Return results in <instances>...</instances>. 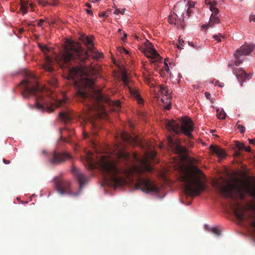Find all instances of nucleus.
I'll return each instance as SVG.
<instances>
[{
	"instance_id": "obj_1",
	"label": "nucleus",
	"mask_w": 255,
	"mask_h": 255,
	"mask_svg": "<svg viewBox=\"0 0 255 255\" xmlns=\"http://www.w3.org/2000/svg\"><path fill=\"white\" fill-rule=\"evenodd\" d=\"M93 153L89 152L86 160L89 167L93 169L95 165H98L102 171L106 182H111L115 186H123L127 184L128 181L134 180L135 176L137 180V187L147 193H158V188L149 179L141 178L140 175L144 171L151 172L152 167L149 160H153L156 156L154 151L148 152L146 155L141 158L137 154L129 153L122 149H119L116 153L118 160L123 162H135L138 165H132L128 169H122L118 167L117 160L112 159L107 155L97 156L95 159Z\"/></svg>"
},
{
	"instance_id": "obj_2",
	"label": "nucleus",
	"mask_w": 255,
	"mask_h": 255,
	"mask_svg": "<svg viewBox=\"0 0 255 255\" xmlns=\"http://www.w3.org/2000/svg\"><path fill=\"white\" fill-rule=\"evenodd\" d=\"M94 81L87 76L81 77L79 81H76L74 85L76 90V96L80 102H84L87 111V116L92 117V113H96L102 106L100 104H111L109 98L104 95L94 87Z\"/></svg>"
},
{
	"instance_id": "obj_3",
	"label": "nucleus",
	"mask_w": 255,
	"mask_h": 255,
	"mask_svg": "<svg viewBox=\"0 0 255 255\" xmlns=\"http://www.w3.org/2000/svg\"><path fill=\"white\" fill-rule=\"evenodd\" d=\"M205 179L203 171L196 165L182 169L179 176L184 193L192 197L199 195L205 189Z\"/></svg>"
},
{
	"instance_id": "obj_4",
	"label": "nucleus",
	"mask_w": 255,
	"mask_h": 255,
	"mask_svg": "<svg viewBox=\"0 0 255 255\" xmlns=\"http://www.w3.org/2000/svg\"><path fill=\"white\" fill-rule=\"evenodd\" d=\"M22 86L21 94L23 98H28L30 95L35 96L36 108L42 111H47L51 113L54 111L52 107L48 106L47 103L43 99L42 88L36 81V77L32 74H27L26 79L21 82Z\"/></svg>"
},
{
	"instance_id": "obj_5",
	"label": "nucleus",
	"mask_w": 255,
	"mask_h": 255,
	"mask_svg": "<svg viewBox=\"0 0 255 255\" xmlns=\"http://www.w3.org/2000/svg\"><path fill=\"white\" fill-rule=\"evenodd\" d=\"M90 55L78 45L72 46L65 52L57 57V60L61 67H67L74 63L80 64L88 59Z\"/></svg>"
},
{
	"instance_id": "obj_6",
	"label": "nucleus",
	"mask_w": 255,
	"mask_h": 255,
	"mask_svg": "<svg viewBox=\"0 0 255 255\" xmlns=\"http://www.w3.org/2000/svg\"><path fill=\"white\" fill-rule=\"evenodd\" d=\"M166 127L168 130L172 131L176 134L183 133L188 138H193L191 132L193 131L194 127L190 119L187 118L183 119L181 121V126L174 120L168 121L166 123Z\"/></svg>"
},
{
	"instance_id": "obj_7",
	"label": "nucleus",
	"mask_w": 255,
	"mask_h": 255,
	"mask_svg": "<svg viewBox=\"0 0 255 255\" xmlns=\"http://www.w3.org/2000/svg\"><path fill=\"white\" fill-rule=\"evenodd\" d=\"M214 186L216 190L224 198H231L233 200H236V197L234 194V190L237 192L241 199H243L245 197V193L243 187L240 184L223 186L218 182H216Z\"/></svg>"
},
{
	"instance_id": "obj_8",
	"label": "nucleus",
	"mask_w": 255,
	"mask_h": 255,
	"mask_svg": "<svg viewBox=\"0 0 255 255\" xmlns=\"http://www.w3.org/2000/svg\"><path fill=\"white\" fill-rule=\"evenodd\" d=\"M255 212V204L252 207ZM233 210L237 219L240 221H246L248 227L252 230L255 235V213L250 212L245 214L246 209L244 207L237 205V207H233Z\"/></svg>"
},
{
	"instance_id": "obj_9",
	"label": "nucleus",
	"mask_w": 255,
	"mask_h": 255,
	"mask_svg": "<svg viewBox=\"0 0 255 255\" xmlns=\"http://www.w3.org/2000/svg\"><path fill=\"white\" fill-rule=\"evenodd\" d=\"M54 183L56 190L61 195L64 194L70 196H77L79 192L73 193L70 190V182L67 180H62L59 178L56 177L54 179Z\"/></svg>"
},
{
	"instance_id": "obj_10",
	"label": "nucleus",
	"mask_w": 255,
	"mask_h": 255,
	"mask_svg": "<svg viewBox=\"0 0 255 255\" xmlns=\"http://www.w3.org/2000/svg\"><path fill=\"white\" fill-rule=\"evenodd\" d=\"M71 158L72 156L67 152L53 151L49 159V162L52 165H57L63 163L68 159Z\"/></svg>"
},
{
	"instance_id": "obj_11",
	"label": "nucleus",
	"mask_w": 255,
	"mask_h": 255,
	"mask_svg": "<svg viewBox=\"0 0 255 255\" xmlns=\"http://www.w3.org/2000/svg\"><path fill=\"white\" fill-rule=\"evenodd\" d=\"M122 80L125 87H127L130 95L135 98L139 104L142 102V100L140 97L137 90L133 87L132 82L129 79L126 73H124L122 77Z\"/></svg>"
},
{
	"instance_id": "obj_12",
	"label": "nucleus",
	"mask_w": 255,
	"mask_h": 255,
	"mask_svg": "<svg viewBox=\"0 0 255 255\" xmlns=\"http://www.w3.org/2000/svg\"><path fill=\"white\" fill-rule=\"evenodd\" d=\"M140 50L144 53L147 58L151 59V62H158L161 59L157 51L153 48L151 43H148L146 45L145 48H140Z\"/></svg>"
},
{
	"instance_id": "obj_13",
	"label": "nucleus",
	"mask_w": 255,
	"mask_h": 255,
	"mask_svg": "<svg viewBox=\"0 0 255 255\" xmlns=\"http://www.w3.org/2000/svg\"><path fill=\"white\" fill-rule=\"evenodd\" d=\"M167 142L169 146L173 152L178 154L186 152V148L181 145L180 141L179 139L174 138L169 136L167 137Z\"/></svg>"
},
{
	"instance_id": "obj_14",
	"label": "nucleus",
	"mask_w": 255,
	"mask_h": 255,
	"mask_svg": "<svg viewBox=\"0 0 255 255\" xmlns=\"http://www.w3.org/2000/svg\"><path fill=\"white\" fill-rule=\"evenodd\" d=\"M38 47L45 55V63L42 66L43 69L50 73L52 72L53 71V68L52 66V63L53 62L52 59L47 55V53L50 51V49L46 46L43 45L41 43H38Z\"/></svg>"
},
{
	"instance_id": "obj_15",
	"label": "nucleus",
	"mask_w": 255,
	"mask_h": 255,
	"mask_svg": "<svg viewBox=\"0 0 255 255\" xmlns=\"http://www.w3.org/2000/svg\"><path fill=\"white\" fill-rule=\"evenodd\" d=\"M255 49V44L245 43V44L241 46L240 48L236 50L234 54V57L235 59H237L240 58L241 56L249 55Z\"/></svg>"
},
{
	"instance_id": "obj_16",
	"label": "nucleus",
	"mask_w": 255,
	"mask_h": 255,
	"mask_svg": "<svg viewBox=\"0 0 255 255\" xmlns=\"http://www.w3.org/2000/svg\"><path fill=\"white\" fill-rule=\"evenodd\" d=\"M71 171L74 177L77 179V180L79 182L80 189V190H81L83 187L87 182L88 180V178L86 177L84 174H83L78 169H77L74 166H73L72 168Z\"/></svg>"
},
{
	"instance_id": "obj_17",
	"label": "nucleus",
	"mask_w": 255,
	"mask_h": 255,
	"mask_svg": "<svg viewBox=\"0 0 255 255\" xmlns=\"http://www.w3.org/2000/svg\"><path fill=\"white\" fill-rule=\"evenodd\" d=\"M233 72L236 75L241 86H243V83L246 79H250L252 77V74H247L243 69H234L233 68Z\"/></svg>"
},
{
	"instance_id": "obj_18",
	"label": "nucleus",
	"mask_w": 255,
	"mask_h": 255,
	"mask_svg": "<svg viewBox=\"0 0 255 255\" xmlns=\"http://www.w3.org/2000/svg\"><path fill=\"white\" fill-rule=\"evenodd\" d=\"M160 92L161 94L163 95H165V96H169L168 98H167V100L168 101L166 102L168 104L164 107V109L167 110H170L171 108V97L170 96V95L172 93V91L171 89L167 88V87H165L163 86H160Z\"/></svg>"
},
{
	"instance_id": "obj_19",
	"label": "nucleus",
	"mask_w": 255,
	"mask_h": 255,
	"mask_svg": "<svg viewBox=\"0 0 255 255\" xmlns=\"http://www.w3.org/2000/svg\"><path fill=\"white\" fill-rule=\"evenodd\" d=\"M59 117L63 122L68 123L73 119V115L70 110L66 109L59 113Z\"/></svg>"
},
{
	"instance_id": "obj_20",
	"label": "nucleus",
	"mask_w": 255,
	"mask_h": 255,
	"mask_svg": "<svg viewBox=\"0 0 255 255\" xmlns=\"http://www.w3.org/2000/svg\"><path fill=\"white\" fill-rule=\"evenodd\" d=\"M210 150L213 153L217 155L218 158H222L226 156L225 151L219 146L211 145L210 146Z\"/></svg>"
},
{
	"instance_id": "obj_21",
	"label": "nucleus",
	"mask_w": 255,
	"mask_h": 255,
	"mask_svg": "<svg viewBox=\"0 0 255 255\" xmlns=\"http://www.w3.org/2000/svg\"><path fill=\"white\" fill-rule=\"evenodd\" d=\"M121 137L126 143H133L136 142V137L131 136L126 131H122L121 133Z\"/></svg>"
},
{
	"instance_id": "obj_22",
	"label": "nucleus",
	"mask_w": 255,
	"mask_h": 255,
	"mask_svg": "<svg viewBox=\"0 0 255 255\" xmlns=\"http://www.w3.org/2000/svg\"><path fill=\"white\" fill-rule=\"evenodd\" d=\"M89 51L93 59L98 60L103 56V53L99 52L98 51L96 50L94 47H90V50Z\"/></svg>"
},
{
	"instance_id": "obj_23",
	"label": "nucleus",
	"mask_w": 255,
	"mask_h": 255,
	"mask_svg": "<svg viewBox=\"0 0 255 255\" xmlns=\"http://www.w3.org/2000/svg\"><path fill=\"white\" fill-rule=\"evenodd\" d=\"M68 70L70 76L71 77V78L73 79L77 77L81 72V69L80 67L78 66L69 68Z\"/></svg>"
},
{
	"instance_id": "obj_24",
	"label": "nucleus",
	"mask_w": 255,
	"mask_h": 255,
	"mask_svg": "<svg viewBox=\"0 0 255 255\" xmlns=\"http://www.w3.org/2000/svg\"><path fill=\"white\" fill-rule=\"evenodd\" d=\"M28 7V2L24 0H21L20 10L22 12L23 14H25L27 12Z\"/></svg>"
},
{
	"instance_id": "obj_25",
	"label": "nucleus",
	"mask_w": 255,
	"mask_h": 255,
	"mask_svg": "<svg viewBox=\"0 0 255 255\" xmlns=\"http://www.w3.org/2000/svg\"><path fill=\"white\" fill-rule=\"evenodd\" d=\"M84 43L88 46L89 51L90 50V47L94 48L92 37H86L83 40Z\"/></svg>"
},
{
	"instance_id": "obj_26",
	"label": "nucleus",
	"mask_w": 255,
	"mask_h": 255,
	"mask_svg": "<svg viewBox=\"0 0 255 255\" xmlns=\"http://www.w3.org/2000/svg\"><path fill=\"white\" fill-rule=\"evenodd\" d=\"M246 191L251 197L255 199V187L246 186Z\"/></svg>"
},
{
	"instance_id": "obj_27",
	"label": "nucleus",
	"mask_w": 255,
	"mask_h": 255,
	"mask_svg": "<svg viewBox=\"0 0 255 255\" xmlns=\"http://www.w3.org/2000/svg\"><path fill=\"white\" fill-rule=\"evenodd\" d=\"M239 58H240L236 59V60L235 61L234 64H229L228 67H230L232 70H233V68L234 69H237V68L235 67V66H239L241 64H242L243 62V61H244V59H240Z\"/></svg>"
},
{
	"instance_id": "obj_28",
	"label": "nucleus",
	"mask_w": 255,
	"mask_h": 255,
	"mask_svg": "<svg viewBox=\"0 0 255 255\" xmlns=\"http://www.w3.org/2000/svg\"><path fill=\"white\" fill-rule=\"evenodd\" d=\"M178 5L175 6L174 10L175 12H177V13H175V12H174V13L178 17H179V15H180L181 17L180 18L179 20L183 21L184 17V12H179L178 10Z\"/></svg>"
},
{
	"instance_id": "obj_29",
	"label": "nucleus",
	"mask_w": 255,
	"mask_h": 255,
	"mask_svg": "<svg viewBox=\"0 0 255 255\" xmlns=\"http://www.w3.org/2000/svg\"><path fill=\"white\" fill-rule=\"evenodd\" d=\"M216 112L218 118L221 120H224L226 118V114L224 110H222L220 111L219 109H217Z\"/></svg>"
},
{
	"instance_id": "obj_30",
	"label": "nucleus",
	"mask_w": 255,
	"mask_h": 255,
	"mask_svg": "<svg viewBox=\"0 0 255 255\" xmlns=\"http://www.w3.org/2000/svg\"><path fill=\"white\" fill-rule=\"evenodd\" d=\"M64 131L69 132V134L70 135L73 133V131H68L67 129L66 128H63L62 129V133H61V136L60 139L61 140H63V141H64L65 142H69V140H68L67 139H66V138H65L63 136V135L64 134V133H63Z\"/></svg>"
},
{
	"instance_id": "obj_31",
	"label": "nucleus",
	"mask_w": 255,
	"mask_h": 255,
	"mask_svg": "<svg viewBox=\"0 0 255 255\" xmlns=\"http://www.w3.org/2000/svg\"><path fill=\"white\" fill-rule=\"evenodd\" d=\"M66 102V100L65 99H63L61 100H58L56 102V106L57 107H60L62 106Z\"/></svg>"
},
{
	"instance_id": "obj_32",
	"label": "nucleus",
	"mask_w": 255,
	"mask_h": 255,
	"mask_svg": "<svg viewBox=\"0 0 255 255\" xmlns=\"http://www.w3.org/2000/svg\"><path fill=\"white\" fill-rule=\"evenodd\" d=\"M236 147L239 149V150H241L244 149L245 145L243 143H242L239 141H236Z\"/></svg>"
},
{
	"instance_id": "obj_33",
	"label": "nucleus",
	"mask_w": 255,
	"mask_h": 255,
	"mask_svg": "<svg viewBox=\"0 0 255 255\" xmlns=\"http://www.w3.org/2000/svg\"><path fill=\"white\" fill-rule=\"evenodd\" d=\"M238 128L240 130L241 133H244L245 131V128L241 125H237Z\"/></svg>"
},
{
	"instance_id": "obj_34",
	"label": "nucleus",
	"mask_w": 255,
	"mask_h": 255,
	"mask_svg": "<svg viewBox=\"0 0 255 255\" xmlns=\"http://www.w3.org/2000/svg\"><path fill=\"white\" fill-rule=\"evenodd\" d=\"M220 37H223V35L222 34L219 33L218 35H214L213 36L214 39H215V40H217L218 42H221V39L220 38Z\"/></svg>"
},
{
	"instance_id": "obj_35",
	"label": "nucleus",
	"mask_w": 255,
	"mask_h": 255,
	"mask_svg": "<svg viewBox=\"0 0 255 255\" xmlns=\"http://www.w3.org/2000/svg\"><path fill=\"white\" fill-rule=\"evenodd\" d=\"M212 232L217 236H220L221 232L217 228H213L211 230Z\"/></svg>"
},
{
	"instance_id": "obj_36",
	"label": "nucleus",
	"mask_w": 255,
	"mask_h": 255,
	"mask_svg": "<svg viewBox=\"0 0 255 255\" xmlns=\"http://www.w3.org/2000/svg\"><path fill=\"white\" fill-rule=\"evenodd\" d=\"M164 71H165L167 73H169V68L168 66L167 63L166 61H164V66L163 67Z\"/></svg>"
},
{
	"instance_id": "obj_37",
	"label": "nucleus",
	"mask_w": 255,
	"mask_h": 255,
	"mask_svg": "<svg viewBox=\"0 0 255 255\" xmlns=\"http://www.w3.org/2000/svg\"><path fill=\"white\" fill-rule=\"evenodd\" d=\"M39 3L42 6H45L46 4H48L46 0H39Z\"/></svg>"
},
{
	"instance_id": "obj_38",
	"label": "nucleus",
	"mask_w": 255,
	"mask_h": 255,
	"mask_svg": "<svg viewBox=\"0 0 255 255\" xmlns=\"http://www.w3.org/2000/svg\"><path fill=\"white\" fill-rule=\"evenodd\" d=\"M249 21L250 22H255V15L251 14L249 17Z\"/></svg>"
},
{
	"instance_id": "obj_39",
	"label": "nucleus",
	"mask_w": 255,
	"mask_h": 255,
	"mask_svg": "<svg viewBox=\"0 0 255 255\" xmlns=\"http://www.w3.org/2000/svg\"><path fill=\"white\" fill-rule=\"evenodd\" d=\"M173 15H171L169 16V22L171 23V24H176V22H174L173 19Z\"/></svg>"
},
{
	"instance_id": "obj_40",
	"label": "nucleus",
	"mask_w": 255,
	"mask_h": 255,
	"mask_svg": "<svg viewBox=\"0 0 255 255\" xmlns=\"http://www.w3.org/2000/svg\"><path fill=\"white\" fill-rule=\"evenodd\" d=\"M22 24L25 26H29L30 25H33L31 22H27L26 21H24L23 22H22Z\"/></svg>"
},
{
	"instance_id": "obj_41",
	"label": "nucleus",
	"mask_w": 255,
	"mask_h": 255,
	"mask_svg": "<svg viewBox=\"0 0 255 255\" xmlns=\"http://www.w3.org/2000/svg\"><path fill=\"white\" fill-rule=\"evenodd\" d=\"M205 96L206 97V98L207 99H210V98H211V94L208 92H206L205 93Z\"/></svg>"
},
{
	"instance_id": "obj_42",
	"label": "nucleus",
	"mask_w": 255,
	"mask_h": 255,
	"mask_svg": "<svg viewBox=\"0 0 255 255\" xmlns=\"http://www.w3.org/2000/svg\"><path fill=\"white\" fill-rule=\"evenodd\" d=\"M43 22H44V20L43 19H40L39 22H38V23H37L38 26L43 28V27H42V23Z\"/></svg>"
},
{
	"instance_id": "obj_43",
	"label": "nucleus",
	"mask_w": 255,
	"mask_h": 255,
	"mask_svg": "<svg viewBox=\"0 0 255 255\" xmlns=\"http://www.w3.org/2000/svg\"><path fill=\"white\" fill-rule=\"evenodd\" d=\"M121 10L119 8H116L115 10L114 11V13L115 14H118L119 13H121Z\"/></svg>"
},
{
	"instance_id": "obj_44",
	"label": "nucleus",
	"mask_w": 255,
	"mask_h": 255,
	"mask_svg": "<svg viewBox=\"0 0 255 255\" xmlns=\"http://www.w3.org/2000/svg\"><path fill=\"white\" fill-rule=\"evenodd\" d=\"M244 149H245V150L247 152H250L251 151V148L250 146H247V147H245L244 148Z\"/></svg>"
},
{
	"instance_id": "obj_45",
	"label": "nucleus",
	"mask_w": 255,
	"mask_h": 255,
	"mask_svg": "<svg viewBox=\"0 0 255 255\" xmlns=\"http://www.w3.org/2000/svg\"><path fill=\"white\" fill-rule=\"evenodd\" d=\"M248 140L250 144H255V139H249Z\"/></svg>"
},
{
	"instance_id": "obj_46",
	"label": "nucleus",
	"mask_w": 255,
	"mask_h": 255,
	"mask_svg": "<svg viewBox=\"0 0 255 255\" xmlns=\"http://www.w3.org/2000/svg\"><path fill=\"white\" fill-rule=\"evenodd\" d=\"M234 155L237 157H239L241 156V153L240 151H236L235 152Z\"/></svg>"
},
{
	"instance_id": "obj_47",
	"label": "nucleus",
	"mask_w": 255,
	"mask_h": 255,
	"mask_svg": "<svg viewBox=\"0 0 255 255\" xmlns=\"http://www.w3.org/2000/svg\"><path fill=\"white\" fill-rule=\"evenodd\" d=\"M127 37V35L126 33L124 32V36L121 38L122 41H124Z\"/></svg>"
},
{
	"instance_id": "obj_48",
	"label": "nucleus",
	"mask_w": 255,
	"mask_h": 255,
	"mask_svg": "<svg viewBox=\"0 0 255 255\" xmlns=\"http://www.w3.org/2000/svg\"><path fill=\"white\" fill-rule=\"evenodd\" d=\"M83 137H84V138L86 139V138H89V135H88V133H87L86 132H84L83 133Z\"/></svg>"
},
{
	"instance_id": "obj_49",
	"label": "nucleus",
	"mask_w": 255,
	"mask_h": 255,
	"mask_svg": "<svg viewBox=\"0 0 255 255\" xmlns=\"http://www.w3.org/2000/svg\"><path fill=\"white\" fill-rule=\"evenodd\" d=\"M99 16L100 17H107L108 16L106 15V13L105 12H102L101 13L99 14Z\"/></svg>"
},
{
	"instance_id": "obj_50",
	"label": "nucleus",
	"mask_w": 255,
	"mask_h": 255,
	"mask_svg": "<svg viewBox=\"0 0 255 255\" xmlns=\"http://www.w3.org/2000/svg\"><path fill=\"white\" fill-rule=\"evenodd\" d=\"M3 162L4 164H7L10 163V161L5 159H3Z\"/></svg>"
},
{
	"instance_id": "obj_51",
	"label": "nucleus",
	"mask_w": 255,
	"mask_h": 255,
	"mask_svg": "<svg viewBox=\"0 0 255 255\" xmlns=\"http://www.w3.org/2000/svg\"><path fill=\"white\" fill-rule=\"evenodd\" d=\"M24 31V28H23V27L22 28H20L18 30V32L20 34H22L23 32Z\"/></svg>"
},
{
	"instance_id": "obj_52",
	"label": "nucleus",
	"mask_w": 255,
	"mask_h": 255,
	"mask_svg": "<svg viewBox=\"0 0 255 255\" xmlns=\"http://www.w3.org/2000/svg\"><path fill=\"white\" fill-rule=\"evenodd\" d=\"M58 3V1L53 0L52 3H51V4L54 5V6H56V5H57Z\"/></svg>"
},
{
	"instance_id": "obj_53",
	"label": "nucleus",
	"mask_w": 255,
	"mask_h": 255,
	"mask_svg": "<svg viewBox=\"0 0 255 255\" xmlns=\"http://www.w3.org/2000/svg\"><path fill=\"white\" fill-rule=\"evenodd\" d=\"M86 11H87V12L89 14H91V15H92V14H93V11H92L91 10H90V9H86Z\"/></svg>"
},
{
	"instance_id": "obj_54",
	"label": "nucleus",
	"mask_w": 255,
	"mask_h": 255,
	"mask_svg": "<svg viewBox=\"0 0 255 255\" xmlns=\"http://www.w3.org/2000/svg\"><path fill=\"white\" fill-rule=\"evenodd\" d=\"M179 42L180 45L182 46V43L184 42V41L182 39L179 38Z\"/></svg>"
},
{
	"instance_id": "obj_55",
	"label": "nucleus",
	"mask_w": 255,
	"mask_h": 255,
	"mask_svg": "<svg viewBox=\"0 0 255 255\" xmlns=\"http://www.w3.org/2000/svg\"><path fill=\"white\" fill-rule=\"evenodd\" d=\"M184 9V11H186L187 15H188V16H189V15L188 14V13L190 12L189 8H188V9L187 10H186V8H185Z\"/></svg>"
},
{
	"instance_id": "obj_56",
	"label": "nucleus",
	"mask_w": 255,
	"mask_h": 255,
	"mask_svg": "<svg viewBox=\"0 0 255 255\" xmlns=\"http://www.w3.org/2000/svg\"><path fill=\"white\" fill-rule=\"evenodd\" d=\"M210 102L212 104H213L215 102V99L211 98L210 99H209Z\"/></svg>"
},
{
	"instance_id": "obj_57",
	"label": "nucleus",
	"mask_w": 255,
	"mask_h": 255,
	"mask_svg": "<svg viewBox=\"0 0 255 255\" xmlns=\"http://www.w3.org/2000/svg\"><path fill=\"white\" fill-rule=\"evenodd\" d=\"M188 43L190 45H191V46L193 47H195V46L194 45V44L192 42H190V41H188Z\"/></svg>"
},
{
	"instance_id": "obj_58",
	"label": "nucleus",
	"mask_w": 255,
	"mask_h": 255,
	"mask_svg": "<svg viewBox=\"0 0 255 255\" xmlns=\"http://www.w3.org/2000/svg\"><path fill=\"white\" fill-rule=\"evenodd\" d=\"M86 6L89 8H91V5L89 3H86Z\"/></svg>"
},
{
	"instance_id": "obj_59",
	"label": "nucleus",
	"mask_w": 255,
	"mask_h": 255,
	"mask_svg": "<svg viewBox=\"0 0 255 255\" xmlns=\"http://www.w3.org/2000/svg\"><path fill=\"white\" fill-rule=\"evenodd\" d=\"M125 10H126V9H125V8L123 9V10H121V13L122 14H124V13H125Z\"/></svg>"
},
{
	"instance_id": "obj_60",
	"label": "nucleus",
	"mask_w": 255,
	"mask_h": 255,
	"mask_svg": "<svg viewBox=\"0 0 255 255\" xmlns=\"http://www.w3.org/2000/svg\"><path fill=\"white\" fill-rule=\"evenodd\" d=\"M56 83H57L56 80H54L53 85L54 86H55V85H56Z\"/></svg>"
},
{
	"instance_id": "obj_61",
	"label": "nucleus",
	"mask_w": 255,
	"mask_h": 255,
	"mask_svg": "<svg viewBox=\"0 0 255 255\" xmlns=\"http://www.w3.org/2000/svg\"><path fill=\"white\" fill-rule=\"evenodd\" d=\"M116 105L117 107H119L120 106V103L119 102H117Z\"/></svg>"
},
{
	"instance_id": "obj_62",
	"label": "nucleus",
	"mask_w": 255,
	"mask_h": 255,
	"mask_svg": "<svg viewBox=\"0 0 255 255\" xmlns=\"http://www.w3.org/2000/svg\"><path fill=\"white\" fill-rule=\"evenodd\" d=\"M42 153L43 154H45L46 153V151L45 150H43L42 151Z\"/></svg>"
},
{
	"instance_id": "obj_63",
	"label": "nucleus",
	"mask_w": 255,
	"mask_h": 255,
	"mask_svg": "<svg viewBox=\"0 0 255 255\" xmlns=\"http://www.w3.org/2000/svg\"><path fill=\"white\" fill-rule=\"evenodd\" d=\"M122 50H123L124 52H125L126 53H128V51L124 48L122 49Z\"/></svg>"
},
{
	"instance_id": "obj_64",
	"label": "nucleus",
	"mask_w": 255,
	"mask_h": 255,
	"mask_svg": "<svg viewBox=\"0 0 255 255\" xmlns=\"http://www.w3.org/2000/svg\"><path fill=\"white\" fill-rule=\"evenodd\" d=\"M219 86L220 87H223V86H224V84H223V83H221L220 85H219Z\"/></svg>"
}]
</instances>
